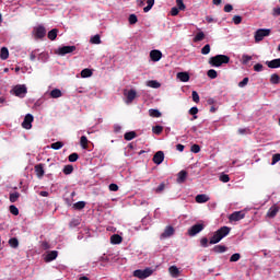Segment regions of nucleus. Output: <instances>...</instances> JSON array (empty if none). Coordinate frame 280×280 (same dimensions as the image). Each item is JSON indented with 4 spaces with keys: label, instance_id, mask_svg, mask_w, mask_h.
Segmentation results:
<instances>
[{
    "label": "nucleus",
    "instance_id": "1",
    "mask_svg": "<svg viewBox=\"0 0 280 280\" xmlns=\"http://www.w3.org/2000/svg\"><path fill=\"white\" fill-rule=\"evenodd\" d=\"M231 57L226 55H215L209 59L211 67H222V65H229Z\"/></svg>",
    "mask_w": 280,
    "mask_h": 280
},
{
    "label": "nucleus",
    "instance_id": "2",
    "mask_svg": "<svg viewBox=\"0 0 280 280\" xmlns=\"http://www.w3.org/2000/svg\"><path fill=\"white\" fill-rule=\"evenodd\" d=\"M10 93L11 95H16V97H25V95H27V86L25 84H18Z\"/></svg>",
    "mask_w": 280,
    "mask_h": 280
},
{
    "label": "nucleus",
    "instance_id": "3",
    "mask_svg": "<svg viewBox=\"0 0 280 280\" xmlns=\"http://www.w3.org/2000/svg\"><path fill=\"white\" fill-rule=\"evenodd\" d=\"M33 36L36 39L42 40V38H45V36H47V30L45 28V26L43 24L35 26L33 28Z\"/></svg>",
    "mask_w": 280,
    "mask_h": 280
},
{
    "label": "nucleus",
    "instance_id": "4",
    "mask_svg": "<svg viewBox=\"0 0 280 280\" xmlns=\"http://www.w3.org/2000/svg\"><path fill=\"white\" fill-rule=\"evenodd\" d=\"M266 36H270V28H258L254 35L255 43H261Z\"/></svg>",
    "mask_w": 280,
    "mask_h": 280
},
{
    "label": "nucleus",
    "instance_id": "5",
    "mask_svg": "<svg viewBox=\"0 0 280 280\" xmlns=\"http://www.w3.org/2000/svg\"><path fill=\"white\" fill-rule=\"evenodd\" d=\"M152 272L154 271L151 268L138 269L133 271V277H137V279H148V277H152Z\"/></svg>",
    "mask_w": 280,
    "mask_h": 280
},
{
    "label": "nucleus",
    "instance_id": "6",
    "mask_svg": "<svg viewBox=\"0 0 280 280\" xmlns=\"http://www.w3.org/2000/svg\"><path fill=\"white\" fill-rule=\"evenodd\" d=\"M201 231H205V223H196L189 228L188 235L190 237H196V235H198V233H201Z\"/></svg>",
    "mask_w": 280,
    "mask_h": 280
},
{
    "label": "nucleus",
    "instance_id": "7",
    "mask_svg": "<svg viewBox=\"0 0 280 280\" xmlns=\"http://www.w3.org/2000/svg\"><path fill=\"white\" fill-rule=\"evenodd\" d=\"M125 98V104H132L135 100L137 98V90L131 89L128 92L124 93Z\"/></svg>",
    "mask_w": 280,
    "mask_h": 280
},
{
    "label": "nucleus",
    "instance_id": "8",
    "mask_svg": "<svg viewBox=\"0 0 280 280\" xmlns=\"http://www.w3.org/2000/svg\"><path fill=\"white\" fill-rule=\"evenodd\" d=\"M75 51V46H61L56 50L58 56H67V54H73Z\"/></svg>",
    "mask_w": 280,
    "mask_h": 280
},
{
    "label": "nucleus",
    "instance_id": "9",
    "mask_svg": "<svg viewBox=\"0 0 280 280\" xmlns=\"http://www.w3.org/2000/svg\"><path fill=\"white\" fill-rule=\"evenodd\" d=\"M245 218H246V212L241 210L230 214L229 220L230 222H240V220H244Z\"/></svg>",
    "mask_w": 280,
    "mask_h": 280
},
{
    "label": "nucleus",
    "instance_id": "10",
    "mask_svg": "<svg viewBox=\"0 0 280 280\" xmlns=\"http://www.w3.org/2000/svg\"><path fill=\"white\" fill-rule=\"evenodd\" d=\"M34 121V116L32 114H26L22 122V128L25 130H32V124Z\"/></svg>",
    "mask_w": 280,
    "mask_h": 280
},
{
    "label": "nucleus",
    "instance_id": "11",
    "mask_svg": "<svg viewBox=\"0 0 280 280\" xmlns=\"http://www.w3.org/2000/svg\"><path fill=\"white\" fill-rule=\"evenodd\" d=\"M56 259H58V250L48 252L44 257V261H46V264H49Z\"/></svg>",
    "mask_w": 280,
    "mask_h": 280
},
{
    "label": "nucleus",
    "instance_id": "12",
    "mask_svg": "<svg viewBox=\"0 0 280 280\" xmlns=\"http://www.w3.org/2000/svg\"><path fill=\"white\" fill-rule=\"evenodd\" d=\"M163 161H165V153H163V151H158L153 155V163H155V165H161V163H163Z\"/></svg>",
    "mask_w": 280,
    "mask_h": 280
},
{
    "label": "nucleus",
    "instance_id": "13",
    "mask_svg": "<svg viewBox=\"0 0 280 280\" xmlns=\"http://www.w3.org/2000/svg\"><path fill=\"white\" fill-rule=\"evenodd\" d=\"M150 58L153 62H159V60L163 58V52H161V50H151Z\"/></svg>",
    "mask_w": 280,
    "mask_h": 280
},
{
    "label": "nucleus",
    "instance_id": "14",
    "mask_svg": "<svg viewBox=\"0 0 280 280\" xmlns=\"http://www.w3.org/2000/svg\"><path fill=\"white\" fill-rule=\"evenodd\" d=\"M215 232L218 233V235H220L221 240H224V237H226V235H229L231 233V228L222 226L219 230H217Z\"/></svg>",
    "mask_w": 280,
    "mask_h": 280
},
{
    "label": "nucleus",
    "instance_id": "15",
    "mask_svg": "<svg viewBox=\"0 0 280 280\" xmlns=\"http://www.w3.org/2000/svg\"><path fill=\"white\" fill-rule=\"evenodd\" d=\"M35 174L37 178H43L45 176V164L35 165Z\"/></svg>",
    "mask_w": 280,
    "mask_h": 280
},
{
    "label": "nucleus",
    "instance_id": "16",
    "mask_svg": "<svg viewBox=\"0 0 280 280\" xmlns=\"http://www.w3.org/2000/svg\"><path fill=\"white\" fill-rule=\"evenodd\" d=\"M269 69H280V58L266 61Z\"/></svg>",
    "mask_w": 280,
    "mask_h": 280
},
{
    "label": "nucleus",
    "instance_id": "17",
    "mask_svg": "<svg viewBox=\"0 0 280 280\" xmlns=\"http://www.w3.org/2000/svg\"><path fill=\"white\" fill-rule=\"evenodd\" d=\"M185 180H187V171L183 170L177 174L176 182L178 183V185H183Z\"/></svg>",
    "mask_w": 280,
    "mask_h": 280
},
{
    "label": "nucleus",
    "instance_id": "18",
    "mask_svg": "<svg viewBox=\"0 0 280 280\" xmlns=\"http://www.w3.org/2000/svg\"><path fill=\"white\" fill-rule=\"evenodd\" d=\"M279 213V206L273 205L267 212V218H276Z\"/></svg>",
    "mask_w": 280,
    "mask_h": 280
},
{
    "label": "nucleus",
    "instance_id": "19",
    "mask_svg": "<svg viewBox=\"0 0 280 280\" xmlns=\"http://www.w3.org/2000/svg\"><path fill=\"white\" fill-rule=\"evenodd\" d=\"M195 200L198 202V205H203L205 202H209V196L206 194H200L195 197Z\"/></svg>",
    "mask_w": 280,
    "mask_h": 280
},
{
    "label": "nucleus",
    "instance_id": "20",
    "mask_svg": "<svg viewBox=\"0 0 280 280\" xmlns=\"http://www.w3.org/2000/svg\"><path fill=\"white\" fill-rule=\"evenodd\" d=\"M168 272L173 279H177V277H180V270L176 266H171L168 268Z\"/></svg>",
    "mask_w": 280,
    "mask_h": 280
},
{
    "label": "nucleus",
    "instance_id": "21",
    "mask_svg": "<svg viewBox=\"0 0 280 280\" xmlns=\"http://www.w3.org/2000/svg\"><path fill=\"white\" fill-rule=\"evenodd\" d=\"M49 95L52 100H58V97H62V91L60 89H54L49 92Z\"/></svg>",
    "mask_w": 280,
    "mask_h": 280
},
{
    "label": "nucleus",
    "instance_id": "22",
    "mask_svg": "<svg viewBox=\"0 0 280 280\" xmlns=\"http://www.w3.org/2000/svg\"><path fill=\"white\" fill-rule=\"evenodd\" d=\"M212 250H213V253L222 254V253H226L229 250V247H226L225 245H215L212 248Z\"/></svg>",
    "mask_w": 280,
    "mask_h": 280
},
{
    "label": "nucleus",
    "instance_id": "23",
    "mask_svg": "<svg viewBox=\"0 0 280 280\" xmlns=\"http://www.w3.org/2000/svg\"><path fill=\"white\" fill-rule=\"evenodd\" d=\"M177 80L180 82H189V72H178Z\"/></svg>",
    "mask_w": 280,
    "mask_h": 280
},
{
    "label": "nucleus",
    "instance_id": "24",
    "mask_svg": "<svg viewBox=\"0 0 280 280\" xmlns=\"http://www.w3.org/2000/svg\"><path fill=\"white\" fill-rule=\"evenodd\" d=\"M220 242H222V236L214 232L212 237H210L209 244H220Z\"/></svg>",
    "mask_w": 280,
    "mask_h": 280
},
{
    "label": "nucleus",
    "instance_id": "25",
    "mask_svg": "<svg viewBox=\"0 0 280 280\" xmlns=\"http://www.w3.org/2000/svg\"><path fill=\"white\" fill-rule=\"evenodd\" d=\"M174 234V228L168 225L165 228L164 232L162 233V237H172Z\"/></svg>",
    "mask_w": 280,
    "mask_h": 280
},
{
    "label": "nucleus",
    "instance_id": "26",
    "mask_svg": "<svg viewBox=\"0 0 280 280\" xmlns=\"http://www.w3.org/2000/svg\"><path fill=\"white\" fill-rule=\"evenodd\" d=\"M122 237L119 234H113L110 236V244H121Z\"/></svg>",
    "mask_w": 280,
    "mask_h": 280
},
{
    "label": "nucleus",
    "instance_id": "27",
    "mask_svg": "<svg viewBox=\"0 0 280 280\" xmlns=\"http://www.w3.org/2000/svg\"><path fill=\"white\" fill-rule=\"evenodd\" d=\"M37 60H39V62H47L49 60V52H40L37 56Z\"/></svg>",
    "mask_w": 280,
    "mask_h": 280
},
{
    "label": "nucleus",
    "instance_id": "28",
    "mask_svg": "<svg viewBox=\"0 0 280 280\" xmlns=\"http://www.w3.org/2000/svg\"><path fill=\"white\" fill-rule=\"evenodd\" d=\"M9 56H10V51L8 50V48L2 47L1 50H0L1 60H8Z\"/></svg>",
    "mask_w": 280,
    "mask_h": 280
},
{
    "label": "nucleus",
    "instance_id": "29",
    "mask_svg": "<svg viewBox=\"0 0 280 280\" xmlns=\"http://www.w3.org/2000/svg\"><path fill=\"white\" fill-rule=\"evenodd\" d=\"M21 198V194L19 191L10 192L9 200L10 202H16Z\"/></svg>",
    "mask_w": 280,
    "mask_h": 280
},
{
    "label": "nucleus",
    "instance_id": "30",
    "mask_svg": "<svg viewBox=\"0 0 280 280\" xmlns=\"http://www.w3.org/2000/svg\"><path fill=\"white\" fill-rule=\"evenodd\" d=\"M147 86H149L150 89H161V84L156 80L148 81Z\"/></svg>",
    "mask_w": 280,
    "mask_h": 280
},
{
    "label": "nucleus",
    "instance_id": "31",
    "mask_svg": "<svg viewBox=\"0 0 280 280\" xmlns=\"http://www.w3.org/2000/svg\"><path fill=\"white\" fill-rule=\"evenodd\" d=\"M124 138H125V141H132V139L137 138V132L128 131L125 133Z\"/></svg>",
    "mask_w": 280,
    "mask_h": 280
},
{
    "label": "nucleus",
    "instance_id": "32",
    "mask_svg": "<svg viewBox=\"0 0 280 280\" xmlns=\"http://www.w3.org/2000/svg\"><path fill=\"white\" fill-rule=\"evenodd\" d=\"M48 38H49V40H56V38H58V30L52 28L51 31H49Z\"/></svg>",
    "mask_w": 280,
    "mask_h": 280
},
{
    "label": "nucleus",
    "instance_id": "33",
    "mask_svg": "<svg viewBox=\"0 0 280 280\" xmlns=\"http://www.w3.org/2000/svg\"><path fill=\"white\" fill-rule=\"evenodd\" d=\"M80 145L83 150H86V148H89V139L86 138V136L81 137Z\"/></svg>",
    "mask_w": 280,
    "mask_h": 280
},
{
    "label": "nucleus",
    "instance_id": "34",
    "mask_svg": "<svg viewBox=\"0 0 280 280\" xmlns=\"http://www.w3.org/2000/svg\"><path fill=\"white\" fill-rule=\"evenodd\" d=\"M84 207H86L85 201H78L73 205V209H75L77 211H82V209H84Z\"/></svg>",
    "mask_w": 280,
    "mask_h": 280
},
{
    "label": "nucleus",
    "instance_id": "35",
    "mask_svg": "<svg viewBox=\"0 0 280 280\" xmlns=\"http://www.w3.org/2000/svg\"><path fill=\"white\" fill-rule=\"evenodd\" d=\"M91 75H93V71L89 68L81 71V78H91Z\"/></svg>",
    "mask_w": 280,
    "mask_h": 280
},
{
    "label": "nucleus",
    "instance_id": "36",
    "mask_svg": "<svg viewBox=\"0 0 280 280\" xmlns=\"http://www.w3.org/2000/svg\"><path fill=\"white\" fill-rule=\"evenodd\" d=\"M154 8V0H147V7L143 8V12L148 13Z\"/></svg>",
    "mask_w": 280,
    "mask_h": 280
},
{
    "label": "nucleus",
    "instance_id": "37",
    "mask_svg": "<svg viewBox=\"0 0 280 280\" xmlns=\"http://www.w3.org/2000/svg\"><path fill=\"white\" fill-rule=\"evenodd\" d=\"M90 43H92V45H101L102 38L100 37V35H94L91 37Z\"/></svg>",
    "mask_w": 280,
    "mask_h": 280
},
{
    "label": "nucleus",
    "instance_id": "38",
    "mask_svg": "<svg viewBox=\"0 0 280 280\" xmlns=\"http://www.w3.org/2000/svg\"><path fill=\"white\" fill-rule=\"evenodd\" d=\"M9 246H11V248H19V238L16 237L10 238Z\"/></svg>",
    "mask_w": 280,
    "mask_h": 280
},
{
    "label": "nucleus",
    "instance_id": "39",
    "mask_svg": "<svg viewBox=\"0 0 280 280\" xmlns=\"http://www.w3.org/2000/svg\"><path fill=\"white\" fill-rule=\"evenodd\" d=\"M62 172L63 174H66V176H69V174H73V165L71 164L66 165Z\"/></svg>",
    "mask_w": 280,
    "mask_h": 280
},
{
    "label": "nucleus",
    "instance_id": "40",
    "mask_svg": "<svg viewBox=\"0 0 280 280\" xmlns=\"http://www.w3.org/2000/svg\"><path fill=\"white\" fill-rule=\"evenodd\" d=\"M139 19L137 18V14L132 13L128 18V22L130 25H136L138 23Z\"/></svg>",
    "mask_w": 280,
    "mask_h": 280
},
{
    "label": "nucleus",
    "instance_id": "41",
    "mask_svg": "<svg viewBox=\"0 0 280 280\" xmlns=\"http://www.w3.org/2000/svg\"><path fill=\"white\" fill-rule=\"evenodd\" d=\"M271 84H280V77L277 73L271 74L270 77Z\"/></svg>",
    "mask_w": 280,
    "mask_h": 280
},
{
    "label": "nucleus",
    "instance_id": "42",
    "mask_svg": "<svg viewBox=\"0 0 280 280\" xmlns=\"http://www.w3.org/2000/svg\"><path fill=\"white\" fill-rule=\"evenodd\" d=\"M200 40H205V33L203 32L197 33L196 36L194 37V43H200Z\"/></svg>",
    "mask_w": 280,
    "mask_h": 280
},
{
    "label": "nucleus",
    "instance_id": "43",
    "mask_svg": "<svg viewBox=\"0 0 280 280\" xmlns=\"http://www.w3.org/2000/svg\"><path fill=\"white\" fill-rule=\"evenodd\" d=\"M250 60H253V56L245 54L242 56L241 62L242 65H247L248 62H250Z\"/></svg>",
    "mask_w": 280,
    "mask_h": 280
},
{
    "label": "nucleus",
    "instance_id": "44",
    "mask_svg": "<svg viewBox=\"0 0 280 280\" xmlns=\"http://www.w3.org/2000/svg\"><path fill=\"white\" fill-rule=\"evenodd\" d=\"M207 75L210 80H215V78H218V71L210 69L208 70Z\"/></svg>",
    "mask_w": 280,
    "mask_h": 280
},
{
    "label": "nucleus",
    "instance_id": "45",
    "mask_svg": "<svg viewBox=\"0 0 280 280\" xmlns=\"http://www.w3.org/2000/svg\"><path fill=\"white\" fill-rule=\"evenodd\" d=\"M152 132L153 135H161V132H163V126L161 125H156L152 128Z\"/></svg>",
    "mask_w": 280,
    "mask_h": 280
},
{
    "label": "nucleus",
    "instance_id": "46",
    "mask_svg": "<svg viewBox=\"0 0 280 280\" xmlns=\"http://www.w3.org/2000/svg\"><path fill=\"white\" fill-rule=\"evenodd\" d=\"M211 52V46L209 44L205 45L202 48H201V54L203 56H207Z\"/></svg>",
    "mask_w": 280,
    "mask_h": 280
},
{
    "label": "nucleus",
    "instance_id": "47",
    "mask_svg": "<svg viewBox=\"0 0 280 280\" xmlns=\"http://www.w3.org/2000/svg\"><path fill=\"white\" fill-rule=\"evenodd\" d=\"M150 117H161V112L159 109H149Z\"/></svg>",
    "mask_w": 280,
    "mask_h": 280
},
{
    "label": "nucleus",
    "instance_id": "48",
    "mask_svg": "<svg viewBox=\"0 0 280 280\" xmlns=\"http://www.w3.org/2000/svg\"><path fill=\"white\" fill-rule=\"evenodd\" d=\"M238 259H242V255L240 253H235L230 257V261L233 264L237 261Z\"/></svg>",
    "mask_w": 280,
    "mask_h": 280
},
{
    "label": "nucleus",
    "instance_id": "49",
    "mask_svg": "<svg viewBox=\"0 0 280 280\" xmlns=\"http://www.w3.org/2000/svg\"><path fill=\"white\" fill-rule=\"evenodd\" d=\"M78 159H80V155H78V153H72L68 156V160L70 163H75V161H78Z\"/></svg>",
    "mask_w": 280,
    "mask_h": 280
},
{
    "label": "nucleus",
    "instance_id": "50",
    "mask_svg": "<svg viewBox=\"0 0 280 280\" xmlns=\"http://www.w3.org/2000/svg\"><path fill=\"white\" fill-rule=\"evenodd\" d=\"M155 194H163L165 191V183H161L159 187L154 189Z\"/></svg>",
    "mask_w": 280,
    "mask_h": 280
},
{
    "label": "nucleus",
    "instance_id": "51",
    "mask_svg": "<svg viewBox=\"0 0 280 280\" xmlns=\"http://www.w3.org/2000/svg\"><path fill=\"white\" fill-rule=\"evenodd\" d=\"M200 246H201L202 248H209V238L202 237V238L200 240Z\"/></svg>",
    "mask_w": 280,
    "mask_h": 280
},
{
    "label": "nucleus",
    "instance_id": "52",
    "mask_svg": "<svg viewBox=\"0 0 280 280\" xmlns=\"http://www.w3.org/2000/svg\"><path fill=\"white\" fill-rule=\"evenodd\" d=\"M9 211H10V213H12V215H19V208H16V206H14V205H11L9 207Z\"/></svg>",
    "mask_w": 280,
    "mask_h": 280
},
{
    "label": "nucleus",
    "instance_id": "53",
    "mask_svg": "<svg viewBox=\"0 0 280 280\" xmlns=\"http://www.w3.org/2000/svg\"><path fill=\"white\" fill-rule=\"evenodd\" d=\"M189 115H192L194 117H192V119H198V107H191L190 109H189Z\"/></svg>",
    "mask_w": 280,
    "mask_h": 280
},
{
    "label": "nucleus",
    "instance_id": "54",
    "mask_svg": "<svg viewBox=\"0 0 280 280\" xmlns=\"http://www.w3.org/2000/svg\"><path fill=\"white\" fill-rule=\"evenodd\" d=\"M249 82L248 77H245L241 82H238L240 89H244V86H247Z\"/></svg>",
    "mask_w": 280,
    "mask_h": 280
},
{
    "label": "nucleus",
    "instance_id": "55",
    "mask_svg": "<svg viewBox=\"0 0 280 280\" xmlns=\"http://www.w3.org/2000/svg\"><path fill=\"white\" fill-rule=\"evenodd\" d=\"M62 145H65L62 142L57 141V142L52 143V144L50 145V148H51L52 150H60V149L62 148Z\"/></svg>",
    "mask_w": 280,
    "mask_h": 280
},
{
    "label": "nucleus",
    "instance_id": "56",
    "mask_svg": "<svg viewBox=\"0 0 280 280\" xmlns=\"http://www.w3.org/2000/svg\"><path fill=\"white\" fill-rule=\"evenodd\" d=\"M279 161H280V153L273 154L271 165H277V163H279Z\"/></svg>",
    "mask_w": 280,
    "mask_h": 280
},
{
    "label": "nucleus",
    "instance_id": "57",
    "mask_svg": "<svg viewBox=\"0 0 280 280\" xmlns=\"http://www.w3.org/2000/svg\"><path fill=\"white\" fill-rule=\"evenodd\" d=\"M219 179L221 180V183H229V180H231V177H229V175L222 173L220 175Z\"/></svg>",
    "mask_w": 280,
    "mask_h": 280
},
{
    "label": "nucleus",
    "instance_id": "58",
    "mask_svg": "<svg viewBox=\"0 0 280 280\" xmlns=\"http://www.w3.org/2000/svg\"><path fill=\"white\" fill-rule=\"evenodd\" d=\"M177 3V10L184 11L187 7L185 5V2L183 0H176Z\"/></svg>",
    "mask_w": 280,
    "mask_h": 280
},
{
    "label": "nucleus",
    "instance_id": "59",
    "mask_svg": "<svg viewBox=\"0 0 280 280\" xmlns=\"http://www.w3.org/2000/svg\"><path fill=\"white\" fill-rule=\"evenodd\" d=\"M191 95H192V102L198 104L200 102V95H198V92L192 91Z\"/></svg>",
    "mask_w": 280,
    "mask_h": 280
},
{
    "label": "nucleus",
    "instance_id": "60",
    "mask_svg": "<svg viewBox=\"0 0 280 280\" xmlns=\"http://www.w3.org/2000/svg\"><path fill=\"white\" fill-rule=\"evenodd\" d=\"M38 49H35V50H33L32 52H31V55H30V60L32 61V62H34V60H36V57L38 56Z\"/></svg>",
    "mask_w": 280,
    "mask_h": 280
},
{
    "label": "nucleus",
    "instance_id": "61",
    "mask_svg": "<svg viewBox=\"0 0 280 280\" xmlns=\"http://www.w3.org/2000/svg\"><path fill=\"white\" fill-rule=\"evenodd\" d=\"M190 152H192L194 154H198V152H200V147L198 144H192L190 148Z\"/></svg>",
    "mask_w": 280,
    "mask_h": 280
},
{
    "label": "nucleus",
    "instance_id": "62",
    "mask_svg": "<svg viewBox=\"0 0 280 280\" xmlns=\"http://www.w3.org/2000/svg\"><path fill=\"white\" fill-rule=\"evenodd\" d=\"M254 71H256L257 73L264 71V65H261V63H256V65L254 66Z\"/></svg>",
    "mask_w": 280,
    "mask_h": 280
},
{
    "label": "nucleus",
    "instance_id": "63",
    "mask_svg": "<svg viewBox=\"0 0 280 280\" xmlns=\"http://www.w3.org/2000/svg\"><path fill=\"white\" fill-rule=\"evenodd\" d=\"M233 23H234L235 25H240V23H242V16H240V15H234V16H233Z\"/></svg>",
    "mask_w": 280,
    "mask_h": 280
},
{
    "label": "nucleus",
    "instance_id": "64",
    "mask_svg": "<svg viewBox=\"0 0 280 280\" xmlns=\"http://www.w3.org/2000/svg\"><path fill=\"white\" fill-rule=\"evenodd\" d=\"M109 191H119V186L117 184H109Z\"/></svg>",
    "mask_w": 280,
    "mask_h": 280
}]
</instances>
